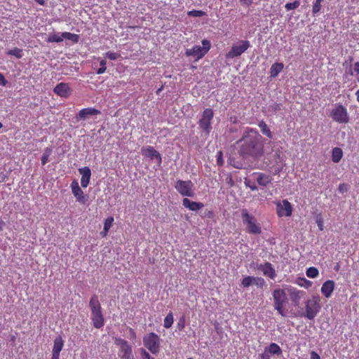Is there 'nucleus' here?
<instances>
[{"label": "nucleus", "mask_w": 359, "mask_h": 359, "mask_svg": "<svg viewBox=\"0 0 359 359\" xmlns=\"http://www.w3.org/2000/svg\"><path fill=\"white\" fill-rule=\"evenodd\" d=\"M243 142L238 151L243 158L252 157L259 158L264 154V144L262 136L254 129H250L244 133L241 140Z\"/></svg>", "instance_id": "f257e3e1"}, {"label": "nucleus", "mask_w": 359, "mask_h": 359, "mask_svg": "<svg viewBox=\"0 0 359 359\" xmlns=\"http://www.w3.org/2000/svg\"><path fill=\"white\" fill-rule=\"evenodd\" d=\"M89 306L91 310V320L96 328H100L104 325V317L102 312V307L99 302L98 297L94 294L90 299Z\"/></svg>", "instance_id": "f03ea898"}, {"label": "nucleus", "mask_w": 359, "mask_h": 359, "mask_svg": "<svg viewBox=\"0 0 359 359\" xmlns=\"http://www.w3.org/2000/svg\"><path fill=\"white\" fill-rule=\"evenodd\" d=\"M213 110L208 108L203 111L201 117L198 120V128L205 136L208 135L212 129V121L213 119Z\"/></svg>", "instance_id": "7ed1b4c3"}, {"label": "nucleus", "mask_w": 359, "mask_h": 359, "mask_svg": "<svg viewBox=\"0 0 359 359\" xmlns=\"http://www.w3.org/2000/svg\"><path fill=\"white\" fill-rule=\"evenodd\" d=\"M320 299L318 296H313L308 299L305 305V312L300 316L306 318L309 320H313L318 315L320 309Z\"/></svg>", "instance_id": "20e7f679"}, {"label": "nucleus", "mask_w": 359, "mask_h": 359, "mask_svg": "<svg viewBox=\"0 0 359 359\" xmlns=\"http://www.w3.org/2000/svg\"><path fill=\"white\" fill-rule=\"evenodd\" d=\"M241 217L243 222L246 225L247 231L251 234H259L262 232L261 226L257 223L255 217L250 215L246 209H242Z\"/></svg>", "instance_id": "39448f33"}, {"label": "nucleus", "mask_w": 359, "mask_h": 359, "mask_svg": "<svg viewBox=\"0 0 359 359\" xmlns=\"http://www.w3.org/2000/svg\"><path fill=\"white\" fill-rule=\"evenodd\" d=\"M273 297L274 300V309L282 316H285L284 311V305L287 303V297L285 292L282 289H276L273 292Z\"/></svg>", "instance_id": "423d86ee"}, {"label": "nucleus", "mask_w": 359, "mask_h": 359, "mask_svg": "<svg viewBox=\"0 0 359 359\" xmlns=\"http://www.w3.org/2000/svg\"><path fill=\"white\" fill-rule=\"evenodd\" d=\"M202 45L203 46L197 45L191 48L187 49L186 55L187 56H194L197 60L202 58L210 50V43L208 40L203 39L202 41Z\"/></svg>", "instance_id": "0eeeda50"}, {"label": "nucleus", "mask_w": 359, "mask_h": 359, "mask_svg": "<svg viewBox=\"0 0 359 359\" xmlns=\"http://www.w3.org/2000/svg\"><path fill=\"white\" fill-rule=\"evenodd\" d=\"M175 188L182 196L188 197L194 196V185L190 180H178L175 182Z\"/></svg>", "instance_id": "6e6552de"}, {"label": "nucleus", "mask_w": 359, "mask_h": 359, "mask_svg": "<svg viewBox=\"0 0 359 359\" xmlns=\"http://www.w3.org/2000/svg\"><path fill=\"white\" fill-rule=\"evenodd\" d=\"M115 344L120 348L118 355L121 359H134L132 347L127 341L121 338H116Z\"/></svg>", "instance_id": "1a4fd4ad"}, {"label": "nucleus", "mask_w": 359, "mask_h": 359, "mask_svg": "<svg viewBox=\"0 0 359 359\" xmlns=\"http://www.w3.org/2000/svg\"><path fill=\"white\" fill-rule=\"evenodd\" d=\"M144 346L148 348L152 353L156 354L159 351L160 338L154 333L151 332L143 338Z\"/></svg>", "instance_id": "9d476101"}, {"label": "nucleus", "mask_w": 359, "mask_h": 359, "mask_svg": "<svg viewBox=\"0 0 359 359\" xmlns=\"http://www.w3.org/2000/svg\"><path fill=\"white\" fill-rule=\"evenodd\" d=\"M250 46V43L249 41H241L237 44L232 46L231 50L226 54V57L227 59H233V57H238L245 52Z\"/></svg>", "instance_id": "9b49d317"}, {"label": "nucleus", "mask_w": 359, "mask_h": 359, "mask_svg": "<svg viewBox=\"0 0 359 359\" xmlns=\"http://www.w3.org/2000/svg\"><path fill=\"white\" fill-rule=\"evenodd\" d=\"M332 119L339 123H346L348 122V116L345 107L342 105H337L331 112Z\"/></svg>", "instance_id": "f8f14e48"}, {"label": "nucleus", "mask_w": 359, "mask_h": 359, "mask_svg": "<svg viewBox=\"0 0 359 359\" xmlns=\"http://www.w3.org/2000/svg\"><path fill=\"white\" fill-rule=\"evenodd\" d=\"M141 154L144 157L149 158L150 160H156L158 165H160L162 162L161 154L155 150L153 147H143L141 149Z\"/></svg>", "instance_id": "ddd939ff"}, {"label": "nucleus", "mask_w": 359, "mask_h": 359, "mask_svg": "<svg viewBox=\"0 0 359 359\" xmlns=\"http://www.w3.org/2000/svg\"><path fill=\"white\" fill-rule=\"evenodd\" d=\"M276 207L277 214L279 217H290L292 215V207L287 200H283L282 203H278Z\"/></svg>", "instance_id": "4468645a"}, {"label": "nucleus", "mask_w": 359, "mask_h": 359, "mask_svg": "<svg viewBox=\"0 0 359 359\" xmlns=\"http://www.w3.org/2000/svg\"><path fill=\"white\" fill-rule=\"evenodd\" d=\"M256 268L257 270L261 271L263 273L264 276L271 279H274L276 276V271L272 264L269 262L257 264Z\"/></svg>", "instance_id": "2eb2a0df"}, {"label": "nucleus", "mask_w": 359, "mask_h": 359, "mask_svg": "<svg viewBox=\"0 0 359 359\" xmlns=\"http://www.w3.org/2000/svg\"><path fill=\"white\" fill-rule=\"evenodd\" d=\"M71 187L72 193L76 197V201L80 203L85 204L87 199L83 194V191L80 188L79 183L76 181H73L71 184Z\"/></svg>", "instance_id": "dca6fc26"}, {"label": "nucleus", "mask_w": 359, "mask_h": 359, "mask_svg": "<svg viewBox=\"0 0 359 359\" xmlns=\"http://www.w3.org/2000/svg\"><path fill=\"white\" fill-rule=\"evenodd\" d=\"M287 293L292 303L297 306L299 304L300 299L303 297L305 292L298 290L294 287H289L287 289Z\"/></svg>", "instance_id": "f3484780"}, {"label": "nucleus", "mask_w": 359, "mask_h": 359, "mask_svg": "<svg viewBox=\"0 0 359 359\" xmlns=\"http://www.w3.org/2000/svg\"><path fill=\"white\" fill-rule=\"evenodd\" d=\"M79 173L81 175V184L82 187H87L90 176H91V171L90 169L88 167H83L79 169Z\"/></svg>", "instance_id": "a211bd4d"}, {"label": "nucleus", "mask_w": 359, "mask_h": 359, "mask_svg": "<svg viewBox=\"0 0 359 359\" xmlns=\"http://www.w3.org/2000/svg\"><path fill=\"white\" fill-rule=\"evenodd\" d=\"M100 111L95 108H85L81 109L76 116V118L79 120H85L90 116H94L100 114Z\"/></svg>", "instance_id": "6ab92c4d"}, {"label": "nucleus", "mask_w": 359, "mask_h": 359, "mask_svg": "<svg viewBox=\"0 0 359 359\" xmlns=\"http://www.w3.org/2000/svg\"><path fill=\"white\" fill-rule=\"evenodd\" d=\"M334 289V282L333 280H329L325 281L321 287L322 294L327 298L331 297Z\"/></svg>", "instance_id": "aec40b11"}, {"label": "nucleus", "mask_w": 359, "mask_h": 359, "mask_svg": "<svg viewBox=\"0 0 359 359\" xmlns=\"http://www.w3.org/2000/svg\"><path fill=\"white\" fill-rule=\"evenodd\" d=\"M182 205L192 211H197L204 207L203 203L190 201L187 198L183 199Z\"/></svg>", "instance_id": "412c9836"}, {"label": "nucleus", "mask_w": 359, "mask_h": 359, "mask_svg": "<svg viewBox=\"0 0 359 359\" xmlns=\"http://www.w3.org/2000/svg\"><path fill=\"white\" fill-rule=\"evenodd\" d=\"M69 90L68 84L60 83L55 87L53 91L61 97H67L69 95Z\"/></svg>", "instance_id": "4be33fe9"}, {"label": "nucleus", "mask_w": 359, "mask_h": 359, "mask_svg": "<svg viewBox=\"0 0 359 359\" xmlns=\"http://www.w3.org/2000/svg\"><path fill=\"white\" fill-rule=\"evenodd\" d=\"M272 181V177L264 173H259L257 178V182L259 185L262 187L267 186Z\"/></svg>", "instance_id": "5701e85b"}, {"label": "nucleus", "mask_w": 359, "mask_h": 359, "mask_svg": "<svg viewBox=\"0 0 359 359\" xmlns=\"http://www.w3.org/2000/svg\"><path fill=\"white\" fill-rule=\"evenodd\" d=\"M63 340L61 337H57L54 340V345L53 348V354H56L60 355V353L63 348Z\"/></svg>", "instance_id": "b1692460"}, {"label": "nucleus", "mask_w": 359, "mask_h": 359, "mask_svg": "<svg viewBox=\"0 0 359 359\" xmlns=\"http://www.w3.org/2000/svg\"><path fill=\"white\" fill-rule=\"evenodd\" d=\"M283 69V63H274L272 65L270 69V76L271 77L275 78L276 77L280 72Z\"/></svg>", "instance_id": "393cba45"}, {"label": "nucleus", "mask_w": 359, "mask_h": 359, "mask_svg": "<svg viewBox=\"0 0 359 359\" xmlns=\"http://www.w3.org/2000/svg\"><path fill=\"white\" fill-rule=\"evenodd\" d=\"M264 349L267 351L270 354L278 355L282 353L281 348L276 343H271L269 346L266 347Z\"/></svg>", "instance_id": "a878e982"}, {"label": "nucleus", "mask_w": 359, "mask_h": 359, "mask_svg": "<svg viewBox=\"0 0 359 359\" xmlns=\"http://www.w3.org/2000/svg\"><path fill=\"white\" fill-rule=\"evenodd\" d=\"M343 156V151L340 148L335 147L332 149V159L334 163H339Z\"/></svg>", "instance_id": "bb28decb"}, {"label": "nucleus", "mask_w": 359, "mask_h": 359, "mask_svg": "<svg viewBox=\"0 0 359 359\" xmlns=\"http://www.w3.org/2000/svg\"><path fill=\"white\" fill-rule=\"evenodd\" d=\"M62 33H52L48 35L46 41L48 43L61 42L63 41Z\"/></svg>", "instance_id": "cd10ccee"}, {"label": "nucleus", "mask_w": 359, "mask_h": 359, "mask_svg": "<svg viewBox=\"0 0 359 359\" xmlns=\"http://www.w3.org/2000/svg\"><path fill=\"white\" fill-rule=\"evenodd\" d=\"M258 126H259L262 134H264V135H266V137H268L269 138H272L271 132L264 121H261L258 123Z\"/></svg>", "instance_id": "c85d7f7f"}, {"label": "nucleus", "mask_w": 359, "mask_h": 359, "mask_svg": "<svg viewBox=\"0 0 359 359\" xmlns=\"http://www.w3.org/2000/svg\"><path fill=\"white\" fill-rule=\"evenodd\" d=\"M62 36L63 37V39H68V40L73 41L74 43H77L79 39V36L78 34H72V33L67 32H62Z\"/></svg>", "instance_id": "c756f323"}, {"label": "nucleus", "mask_w": 359, "mask_h": 359, "mask_svg": "<svg viewBox=\"0 0 359 359\" xmlns=\"http://www.w3.org/2000/svg\"><path fill=\"white\" fill-rule=\"evenodd\" d=\"M52 153V149L46 147L44 149L43 154L41 156V163L43 165H46L48 162V158Z\"/></svg>", "instance_id": "7c9ffc66"}, {"label": "nucleus", "mask_w": 359, "mask_h": 359, "mask_svg": "<svg viewBox=\"0 0 359 359\" xmlns=\"http://www.w3.org/2000/svg\"><path fill=\"white\" fill-rule=\"evenodd\" d=\"M173 323V315L170 312L164 319L163 326L165 328H170Z\"/></svg>", "instance_id": "2f4dec72"}, {"label": "nucleus", "mask_w": 359, "mask_h": 359, "mask_svg": "<svg viewBox=\"0 0 359 359\" xmlns=\"http://www.w3.org/2000/svg\"><path fill=\"white\" fill-rule=\"evenodd\" d=\"M306 274L309 278H314L318 276L319 272H318V270L316 267H309L306 270Z\"/></svg>", "instance_id": "473e14b6"}, {"label": "nucleus", "mask_w": 359, "mask_h": 359, "mask_svg": "<svg viewBox=\"0 0 359 359\" xmlns=\"http://www.w3.org/2000/svg\"><path fill=\"white\" fill-rule=\"evenodd\" d=\"M7 54L13 55L17 58H21L22 57V50L18 48H14L13 49L9 50L7 52Z\"/></svg>", "instance_id": "72a5a7b5"}, {"label": "nucleus", "mask_w": 359, "mask_h": 359, "mask_svg": "<svg viewBox=\"0 0 359 359\" xmlns=\"http://www.w3.org/2000/svg\"><path fill=\"white\" fill-rule=\"evenodd\" d=\"M297 283L301 287H304L305 288H309L312 285V282L309 280H306L304 278H299L297 280Z\"/></svg>", "instance_id": "f704fd0d"}, {"label": "nucleus", "mask_w": 359, "mask_h": 359, "mask_svg": "<svg viewBox=\"0 0 359 359\" xmlns=\"http://www.w3.org/2000/svg\"><path fill=\"white\" fill-rule=\"evenodd\" d=\"M255 285L259 287H263L265 285V280L261 277H252V285Z\"/></svg>", "instance_id": "c9c22d12"}, {"label": "nucleus", "mask_w": 359, "mask_h": 359, "mask_svg": "<svg viewBox=\"0 0 359 359\" xmlns=\"http://www.w3.org/2000/svg\"><path fill=\"white\" fill-rule=\"evenodd\" d=\"M300 5V2L297 0L292 3H287L285 5V8L287 11L294 10L297 8Z\"/></svg>", "instance_id": "e433bc0d"}, {"label": "nucleus", "mask_w": 359, "mask_h": 359, "mask_svg": "<svg viewBox=\"0 0 359 359\" xmlns=\"http://www.w3.org/2000/svg\"><path fill=\"white\" fill-rule=\"evenodd\" d=\"M252 277L253 276H246L243 278L241 282V285L243 287H248L251 285H252Z\"/></svg>", "instance_id": "4c0bfd02"}, {"label": "nucleus", "mask_w": 359, "mask_h": 359, "mask_svg": "<svg viewBox=\"0 0 359 359\" xmlns=\"http://www.w3.org/2000/svg\"><path fill=\"white\" fill-rule=\"evenodd\" d=\"M321 1L316 0L313 5L312 12L313 15L318 13L321 9Z\"/></svg>", "instance_id": "58836bf2"}, {"label": "nucleus", "mask_w": 359, "mask_h": 359, "mask_svg": "<svg viewBox=\"0 0 359 359\" xmlns=\"http://www.w3.org/2000/svg\"><path fill=\"white\" fill-rule=\"evenodd\" d=\"M113 222H114V218L112 217H107L106 219V220L104 222V231L105 233H107V232L109 231V229L111 226Z\"/></svg>", "instance_id": "ea45409f"}, {"label": "nucleus", "mask_w": 359, "mask_h": 359, "mask_svg": "<svg viewBox=\"0 0 359 359\" xmlns=\"http://www.w3.org/2000/svg\"><path fill=\"white\" fill-rule=\"evenodd\" d=\"M100 67L97 70V74H103L105 71H106V64H107V62L105 60H102L100 62Z\"/></svg>", "instance_id": "a19ab883"}, {"label": "nucleus", "mask_w": 359, "mask_h": 359, "mask_svg": "<svg viewBox=\"0 0 359 359\" xmlns=\"http://www.w3.org/2000/svg\"><path fill=\"white\" fill-rule=\"evenodd\" d=\"M188 15L193 17H202L205 15V13L202 11L193 10L189 11Z\"/></svg>", "instance_id": "79ce46f5"}, {"label": "nucleus", "mask_w": 359, "mask_h": 359, "mask_svg": "<svg viewBox=\"0 0 359 359\" xmlns=\"http://www.w3.org/2000/svg\"><path fill=\"white\" fill-rule=\"evenodd\" d=\"M106 56L111 60H116L120 57V54H118V53L109 51L106 53Z\"/></svg>", "instance_id": "37998d69"}, {"label": "nucleus", "mask_w": 359, "mask_h": 359, "mask_svg": "<svg viewBox=\"0 0 359 359\" xmlns=\"http://www.w3.org/2000/svg\"><path fill=\"white\" fill-rule=\"evenodd\" d=\"M229 163L236 168L241 169L243 168L241 163L236 161L233 158H230L229 160Z\"/></svg>", "instance_id": "c03bdc74"}, {"label": "nucleus", "mask_w": 359, "mask_h": 359, "mask_svg": "<svg viewBox=\"0 0 359 359\" xmlns=\"http://www.w3.org/2000/svg\"><path fill=\"white\" fill-rule=\"evenodd\" d=\"M217 165L219 166H222L224 164V160H223V157H222V151H219L217 154Z\"/></svg>", "instance_id": "a18cd8bd"}, {"label": "nucleus", "mask_w": 359, "mask_h": 359, "mask_svg": "<svg viewBox=\"0 0 359 359\" xmlns=\"http://www.w3.org/2000/svg\"><path fill=\"white\" fill-rule=\"evenodd\" d=\"M349 189V187L347 184H345V183H343V184H340L339 185V188H338V190L339 191V193L341 194H344L345 192H346Z\"/></svg>", "instance_id": "49530a36"}, {"label": "nucleus", "mask_w": 359, "mask_h": 359, "mask_svg": "<svg viewBox=\"0 0 359 359\" xmlns=\"http://www.w3.org/2000/svg\"><path fill=\"white\" fill-rule=\"evenodd\" d=\"M141 355H142V359H154L153 357H151L149 353L146 351L144 348L140 349Z\"/></svg>", "instance_id": "de8ad7c7"}, {"label": "nucleus", "mask_w": 359, "mask_h": 359, "mask_svg": "<svg viewBox=\"0 0 359 359\" xmlns=\"http://www.w3.org/2000/svg\"><path fill=\"white\" fill-rule=\"evenodd\" d=\"M184 324H185V320H184V318L182 317L179 320V322L177 323V328L180 330H182L184 328Z\"/></svg>", "instance_id": "09e8293b"}, {"label": "nucleus", "mask_w": 359, "mask_h": 359, "mask_svg": "<svg viewBox=\"0 0 359 359\" xmlns=\"http://www.w3.org/2000/svg\"><path fill=\"white\" fill-rule=\"evenodd\" d=\"M245 185L249 187L252 191H257V187L255 185L250 184V182L249 180L245 181Z\"/></svg>", "instance_id": "8fccbe9b"}, {"label": "nucleus", "mask_w": 359, "mask_h": 359, "mask_svg": "<svg viewBox=\"0 0 359 359\" xmlns=\"http://www.w3.org/2000/svg\"><path fill=\"white\" fill-rule=\"evenodd\" d=\"M262 359H270V353L264 349V351L261 354Z\"/></svg>", "instance_id": "3c124183"}, {"label": "nucleus", "mask_w": 359, "mask_h": 359, "mask_svg": "<svg viewBox=\"0 0 359 359\" xmlns=\"http://www.w3.org/2000/svg\"><path fill=\"white\" fill-rule=\"evenodd\" d=\"M311 359H320V356L316 351H311Z\"/></svg>", "instance_id": "603ef678"}, {"label": "nucleus", "mask_w": 359, "mask_h": 359, "mask_svg": "<svg viewBox=\"0 0 359 359\" xmlns=\"http://www.w3.org/2000/svg\"><path fill=\"white\" fill-rule=\"evenodd\" d=\"M241 3L243 5H250L252 4V0H240Z\"/></svg>", "instance_id": "864d4df0"}, {"label": "nucleus", "mask_w": 359, "mask_h": 359, "mask_svg": "<svg viewBox=\"0 0 359 359\" xmlns=\"http://www.w3.org/2000/svg\"><path fill=\"white\" fill-rule=\"evenodd\" d=\"M353 69L356 73L359 74V62L354 64Z\"/></svg>", "instance_id": "5fc2aeb1"}, {"label": "nucleus", "mask_w": 359, "mask_h": 359, "mask_svg": "<svg viewBox=\"0 0 359 359\" xmlns=\"http://www.w3.org/2000/svg\"><path fill=\"white\" fill-rule=\"evenodd\" d=\"M6 84V80L4 76L0 74V85L4 86Z\"/></svg>", "instance_id": "6e6d98bb"}, {"label": "nucleus", "mask_w": 359, "mask_h": 359, "mask_svg": "<svg viewBox=\"0 0 359 359\" xmlns=\"http://www.w3.org/2000/svg\"><path fill=\"white\" fill-rule=\"evenodd\" d=\"M281 105L279 104H275L274 107L272 106L271 107H273L274 110H280L281 109Z\"/></svg>", "instance_id": "4d7b16f0"}, {"label": "nucleus", "mask_w": 359, "mask_h": 359, "mask_svg": "<svg viewBox=\"0 0 359 359\" xmlns=\"http://www.w3.org/2000/svg\"><path fill=\"white\" fill-rule=\"evenodd\" d=\"M39 4L43 6L45 4L44 0H35Z\"/></svg>", "instance_id": "13d9d810"}, {"label": "nucleus", "mask_w": 359, "mask_h": 359, "mask_svg": "<svg viewBox=\"0 0 359 359\" xmlns=\"http://www.w3.org/2000/svg\"><path fill=\"white\" fill-rule=\"evenodd\" d=\"M60 355L56 354H53L51 359H59Z\"/></svg>", "instance_id": "bf43d9fd"}, {"label": "nucleus", "mask_w": 359, "mask_h": 359, "mask_svg": "<svg viewBox=\"0 0 359 359\" xmlns=\"http://www.w3.org/2000/svg\"><path fill=\"white\" fill-rule=\"evenodd\" d=\"M4 225V222L0 221V231H1L3 229Z\"/></svg>", "instance_id": "052dcab7"}, {"label": "nucleus", "mask_w": 359, "mask_h": 359, "mask_svg": "<svg viewBox=\"0 0 359 359\" xmlns=\"http://www.w3.org/2000/svg\"><path fill=\"white\" fill-rule=\"evenodd\" d=\"M355 95H356V97H357V100L359 102V89L355 93Z\"/></svg>", "instance_id": "680f3d73"}, {"label": "nucleus", "mask_w": 359, "mask_h": 359, "mask_svg": "<svg viewBox=\"0 0 359 359\" xmlns=\"http://www.w3.org/2000/svg\"><path fill=\"white\" fill-rule=\"evenodd\" d=\"M318 226H319V229L320 230H323V225H322V224H318Z\"/></svg>", "instance_id": "e2e57ef3"}, {"label": "nucleus", "mask_w": 359, "mask_h": 359, "mask_svg": "<svg viewBox=\"0 0 359 359\" xmlns=\"http://www.w3.org/2000/svg\"><path fill=\"white\" fill-rule=\"evenodd\" d=\"M3 127V124L0 122V128Z\"/></svg>", "instance_id": "0e129e2a"}, {"label": "nucleus", "mask_w": 359, "mask_h": 359, "mask_svg": "<svg viewBox=\"0 0 359 359\" xmlns=\"http://www.w3.org/2000/svg\"><path fill=\"white\" fill-rule=\"evenodd\" d=\"M276 154L277 155V156L279 158L280 157V154H278V152L276 153Z\"/></svg>", "instance_id": "69168bd1"}, {"label": "nucleus", "mask_w": 359, "mask_h": 359, "mask_svg": "<svg viewBox=\"0 0 359 359\" xmlns=\"http://www.w3.org/2000/svg\"><path fill=\"white\" fill-rule=\"evenodd\" d=\"M358 81H359V79H358Z\"/></svg>", "instance_id": "338daca9"}]
</instances>
